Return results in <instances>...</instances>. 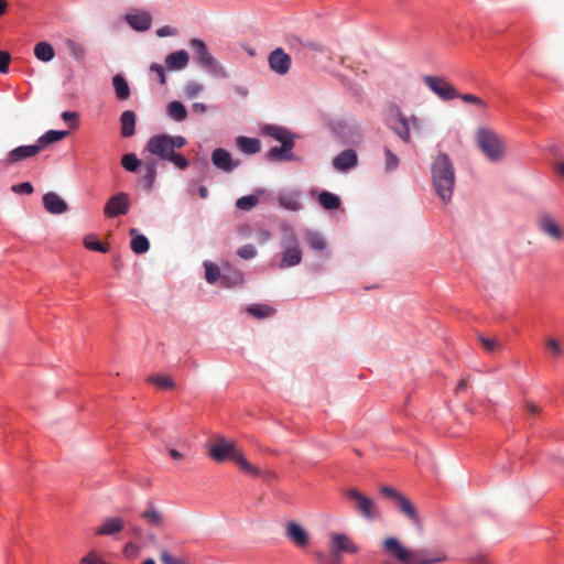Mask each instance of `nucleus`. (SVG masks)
I'll use <instances>...</instances> for the list:
<instances>
[{
	"label": "nucleus",
	"mask_w": 564,
	"mask_h": 564,
	"mask_svg": "<svg viewBox=\"0 0 564 564\" xmlns=\"http://www.w3.org/2000/svg\"><path fill=\"white\" fill-rule=\"evenodd\" d=\"M186 139L182 135H170L165 133L151 137L145 145V151L159 160L170 162L178 170L188 167V160L176 151L185 147Z\"/></svg>",
	"instance_id": "obj_1"
},
{
	"label": "nucleus",
	"mask_w": 564,
	"mask_h": 564,
	"mask_svg": "<svg viewBox=\"0 0 564 564\" xmlns=\"http://www.w3.org/2000/svg\"><path fill=\"white\" fill-rule=\"evenodd\" d=\"M432 185L440 199L447 204L453 196L455 187V167L446 153H438L431 165Z\"/></svg>",
	"instance_id": "obj_2"
},
{
	"label": "nucleus",
	"mask_w": 564,
	"mask_h": 564,
	"mask_svg": "<svg viewBox=\"0 0 564 564\" xmlns=\"http://www.w3.org/2000/svg\"><path fill=\"white\" fill-rule=\"evenodd\" d=\"M209 456L217 463H223L226 459L234 460L238 467L243 471L253 477L261 475L260 469L251 465L242 452L237 448L236 444L224 437H217L208 449Z\"/></svg>",
	"instance_id": "obj_3"
},
{
	"label": "nucleus",
	"mask_w": 564,
	"mask_h": 564,
	"mask_svg": "<svg viewBox=\"0 0 564 564\" xmlns=\"http://www.w3.org/2000/svg\"><path fill=\"white\" fill-rule=\"evenodd\" d=\"M382 547L389 556L402 564H433L444 560L442 556H433L427 550H410L392 536L383 540Z\"/></svg>",
	"instance_id": "obj_4"
},
{
	"label": "nucleus",
	"mask_w": 564,
	"mask_h": 564,
	"mask_svg": "<svg viewBox=\"0 0 564 564\" xmlns=\"http://www.w3.org/2000/svg\"><path fill=\"white\" fill-rule=\"evenodd\" d=\"M476 141L489 161L498 162L503 158L505 143L496 131L489 128H479L476 132Z\"/></svg>",
	"instance_id": "obj_5"
},
{
	"label": "nucleus",
	"mask_w": 564,
	"mask_h": 564,
	"mask_svg": "<svg viewBox=\"0 0 564 564\" xmlns=\"http://www.w3.org/2000/svg\"><path fill=\"white\" fill-rule=\"evenodd\" d=\"M191 48L195 53L197 63L209 74L215 77L227 78L228 73L217 59L209 53L206 44L199 39H193L189 42Z\"/></svg>",
	"instance_id": "obj_6"
},
{
	"label": "nucleus",
	"mask_w": 564,
	"mask_h": 564,
	"mask_svg": "<svg viewBox=\"0 0 564 564\" xmlns=\"http://www.w3.org/2000/svg\"><path fill=\"white\" fill-rule=\"evenodd\" d=\"M281 247L280 269L292 268L302 262L303 251L297 237L292 231L284 234L281 240Z\"/></svg>",
	"instance_id": "obj_7"
},
{
	"label": "nucleus",
	"mask_w": 564,
	"mask_h": 564,
	"mask_svg": "<svg viewBox=\"0 0 564 564\" xmlns=\"http://www.w3.org/2000/svg\"><path fill=\"white\" fill-rule=\"evenodd\" d=\"M345 496L354 503L355 510L366 520H376L381 517L377 503L356 488H348Z\"/></svg>",
	"instance_id": "obj_8"
},
{
	"label": "nucleus",
	"mask_w": 564,
	"mask_h": 564,
	"mask_svg": "<svg viewBox=\"0 0 564 564\" xmlns=\"http://www.w3.org/2000/svg\"><path fill=\"white\" fill-rule=\"evenodd\" d=\"M423 82L442 100L448 101L459 96L458 90L442 77L426 75Z\"/></svg>",
	"instance_id": "obj_9"
},
{
	"label": "nucleus",
	"mask_w": 564,
	"mask_h": 564,
	"mask_svg": "<svg viewBox=\"0 0 564 564\" xmlns=\"http://www.w3.org/2000/svg\"><path fill=\"white\" fill-rule=\"evenodd\" d=\"M131 206L130 197L127 193L120 192L108 198L104 206V215L107 218H116L126 215Z\"/></svg>",
	"instance_id": "obj_10"
},
{
	"label": "nucleus",
	"mask_w": 564,
	"mask_h": 564,
	"mask_svg": "<svg viewBox=\"0 0 564 564\" xmlns=\"http://www.w3.org/2000/svg\"><path fill=\"white\" fill-rule=\"evenodd\" d=\"M268 63L272 72L279 75H285L291 68L292 59L291 56L283 51V48L278 47L269 54Z\"/></svg>",
	"instance_id": "obj_11"
},
{
	"label": "nucleus",
	"mask_w": 564,
	"mask_h": 564,
	"mask_svg": "<svg viewBox=\"0 0 564 564\" xmlns=\"http://www.w3.org/2000/svg\"><path fill=\"white\" fill-rule=\"evenodd\" d=\"M40 152V148L36 145V143L30 145H20L11 150L2 163L6 167H8L19 163L20 161L33 158Z\"/></svg>",
	"instance_id": "obj_12"
},
{
	"label": "nucleus",
	"mask_w": 564,
	"mask_h": 564,
	"mask_svg": "<svg viewBox=\"0 0 564 564\" xmlns=\"http://www.w3.org/2000/svg\"><path fill=\"white\" fill-rule=\"evenodd\" d=\"M140 518L150 527L163 529L165 527V517L163 512L149 501L147 508L140 513Z\"/></svg>",
	"instance_id": "obj_13"
},
{
	"label": "nucleus",
	"mask_w": 564,
	"mask_h": 564,
	"mask_svg": "<svg viewBox=\"0 0 564 564\" xmlns=\"http://www.w3.org/2000/svg\"><path fill=\"white\" fill-rule=\"evenodd\" d=\"M538 227L541 232L551 237L554 240L560 241L563 238V231L549 214H541L538 216Z\"/></svg>",
	"instance_id": "obj_14"
},
{
	"label": "nucleus",
	"mask_w": 564,
	"mask_h": 564,
	"mask_svg": "<svg viewBox=\"0 0 564 564\" xmlns=\"http://www.w3.org/2000/svg\"><path fill=\"white\" fill-rule=\"evenodd\" d=\"M212 162L217 169L224 172H231L239 165V162L234 161L231 154L221 148L213 151Z\"/></svg>",
	"instance_id": "obj_15"
},
{
	"label": "nucleus",
	"mask_w": 564,
	"mask_h": 564,
	"mask_svg": "<svg viewBox=\"0 0 564 564\" xmlns=\"http://www.w3.org/2000/svg\"><path fill=\"white\" fill-rule=\"evenodd\" d=\"M126 22L138 32L148 31L152 25V17L147 11H138L126 14Z\"/></svg>",
	"instance_id": "obj_16"
},
{
	"label": "nucleus",
	"mask_w": 564,
	"mask_h": 564,
	"mask_svg": "<svg viewBox=\"0 0 564 564\" xmlns=\"http://www.w3.org/2000/svg\"><path fill=\"white\" fill-rule=\"evenodd\" d=\"M398 510L406 517L413 525L421 529L422 528V520L419 516L417 509L414 506V503L405 496L400 498V500L397 502Z\"/></svg>",
	"instance_id": "obj_17"
},
{
	"label": "nucleus",
	"mask_w": 564,
	"mask_h": 564,
	"mask_svg": "<svg viewBox=\"0 0 564 564\" xmlns=\"http://www.w3.org/2000/svg\"><path fill=\"white\" fill-rule=\"evenodd\" d=\"M43 205L53 215H61L68 209L67 203L54 192H48L43 196Z\"/></svg>",
	"instance_id": "obj_18"
},
{
	"label": "nucleus",
	"mask_w": 564,
	"mask_h": 564,
	"mask_svg": "<svg viewBox=\"0 0 564 564\" xmlns=\"http://www.w3.org/2000/svg\"><path fill=\"white\" fill-rule=\"evenodd\" d=\"M358 163V156L355 150L348 149L340 152L333 160V166L337 171L345 172L349 169H352Z\"/></svg>",
	"instance_id": "obj_19"
},
{
	"label": "nucleus",
	"mask_w": 564,
	"mask_h": 564,
	"mask_svg": "<svg viewBox=\"0 0 564 564\" xmlns=\"http://www.w3.org/2000/svg\"><path fill=\"white\" fill-rule=\"evenodd\" d=\"M286 536L300 547L308 544V533L295 521H290L286 524Z\"/></svg>",
	"instance_id": "obj_20"
},
{
	"label": "nucleus",
	"mask_w": 564,
	"mask_h": 564,
	"mask_svg": "<svg viewBox=\"0 0 564 564\" xmlns=\"http://www.w3.org/2000/svg\"><path fill=\"white\" fill-rule=\"evenodd\" d=\"M124 528V520L120 517L107 518L96 530L97 535H115Z\"/></svg>",
	"instance_id": "obj_21"
},
{
	"label": "nucleus",
	"mask_w": 564,
	"mask_h": 564,
	"mask_svg": "<svg viewBox=\"0 0 564 564\" xmlns=\"http://www.w3.org/2000/svg\"><path fill=\"white\" fill-rule=\"evenodd\" d=\"M330 542L343 553L355 554L359 551L357 544L344 533H333L330 535Z\"/></svg>",
	"instance_id": "obj_22"
},
{
	"label": "nucleus",
	"mask_w": 564,
	"mask_h": 564,
	"mask_svg": "<svg viewBox=\"0 0 564 564\" xmlns=\"http://www.w3.org/2000/svg\"><path fill=\"white\" fill-rule=\"evenodd\" d=\"M294 148V140L281 143V147H274L268 152V159L271 161L276 160H293L294 155L292 149Z\"/></svg>",
	"instance_id": "obj_23"
},
{
	"label": "nucleus",
	"mask_w": 564,
	"mask_h": 564,
	"mask_svg": "<svg viewBox=\"0 0 564 564\" xmlns=\"http://www.w3.org/2000/svg\"><path fill=\"white\" fill-rule=\"evenodd\" d=\"M189 61L188 54L184 50H180L169 54L165 58V64L169 69L180 70L187 66Z\"/></svg>",
	"instance_id": "obj_24"
},
{
	"label": "nucleus",
	"mask_w": 564,
	"mask_h": 564,
	"mask_svg": "<svg viewBox=\"0 0 564 564\" xmlns=\"http://www.w3.org/2000/svg\"><path fill=\"white\" fill-rule=\"evenodd\" d=\"M121 135L130 138L135 132V115L131 110H126L120 116Z\"/></svg>",
	"instance_id": "obj_25"
},
{
	"label": "nucleus",
	"mask_w": 564,
	"mask_h": 564,
	"mask_svg": "<svg viewBox=\"0 0 564 564\" xmlns=\"http://www.w3.org/2000/svg\"><path fill=\"white\" fill-rule=\"evenodd\" d=\"M129 235L132 237L130 247L134 253L142 254L149 250L150 242L145 236L138 234L135 228L130 229Z\"/></svg>",
	"instance_id": "obj_26"
},
{
	"label": "nucleus",
	"mask_w": 564,
	"mask_h": 564,
	"mask_svg": "<svg viewBox=\"0 0 564 564\" xmlns=\"http://www.w3.org/2000/svg\"><path fill=\"white\" fill-rule=\"evenodd\" d=\"M236 144L241 152L247 154H254L261 150L260 141L256 138L238 137Z\"/></svg>",
	"instance_id": "obj_27"
},
{
	"label": "nucleus",
	"mask_w": 564,
	"mask_h": 564,
	"mask_svg": "<svg viewBox=\"0 0 564 564\" xmlns=\"http://www.w3.org/2000/svg\"><path fill=\"white\" fill-rule=\"evenodd\" d=\"M67 131H56V130H48L43 135H41L37 141L36 145L40 148V151L44 150L48 144L57 142L62 139H64L67 135Z\"/></svg>",
	"instance_id": "obj_28"
},
{
	"label": "nucleus",
	"mask_w": 564,
	"mask_h": 564,
	"mask_svg": "<svg viewBox=\"0 0 564 564\" xmlns=\"http://www.w3.org/2000/svg\"><path fill=\"white\" fill-rule=\"evenodd\" d=\"M280 206L285 209L297 212L302 209V205L300 203V195L296 193L290 194H281L278 197Z\"/></svg>",
	"instance_id": "obj_29"
},
{
	"label": "nucleus",
	"mask_w": 564,
	"mask_h": 564,
	"mask_svg": "<svg viewBox=\"0 0 564 564\" xmlns=\"http://www.w3.org/2000/svg\"><path fill=\"white\" fill-rule=\"evenodd\" d=\"M167 115L171 119L181 122L187 118V110L180 101H171L166 107Z\"/></svg>",
	"instance_id": "obj_30"
},
{
	"label": "nucleus",
	"mask_w": 564,
	"mask_h": 564,
	"mask_svg": "<svg viewBox=\"0 0 564 564\" xmlns=\"http://www.w3.org/2000/svg\"><path fill=\"white\" fill-rule=\"evenodd\" d=\"M318 203L324 209L334 210L340 207V198L327 191H323L318 195Z\"/></svg>",
	"instance_id": "obj_31"
},
{
	"label": "nucleus",
	"mask_w": 564,
	"mask_h": 564,
	"mask_svg": "<svg viewBox=\"0 0 564 564\" xmlns=\"http://www.w3.org/2000/svg\"><path fill=\"white\" fill-rule=\"evenodd\" d=\"M34 55L42 62H50L54 58V50L51 44L40 42L34 47Z\"/></svg>",
	"instance_id": "obj_32"
},
{
	"label": "nucleus",
	"mask_w": 564,
	"mask_h": 564,
	"mask_svg": "<svg viewBox=\"0 0 564 564\" xmlns=\"http://www.w3.org/2000/svg\"><path fill=\"white\" fill-rule=\"evenodd\" d=\"M264 132L281 143H283V141L286 142L293 140V137L289 131L278 126H267L264 128Z\"/></svg>",
	"instance_id": "obj_33"
},
{
	"label": "nucleus",
	"mask_w": 564,
	"mask_h": 564,
	"mask_svg": "<svg viewBox=\"0 0 564 564\" xmlns=\"http://www.w3.org/2000/svg\"><path fill=\"white\" fill-rule=\"evenodd\" d=\"M247 312L256 318H265L274 315L275 308L265 304H252Z\"/></svg>",
	"instance_id": "obj_34"
},
{
	"label": "nucleus",
	"mask_w": 564,
	"mask_h": 564,
	"mask_svg": "<svg viewBox=\"0 0 564 564\" xmlns=\"http://www.w3.org/2000/svg\"><path fill=\"white\" fill-rule=\"evenodd\" d=\"M305 241L308 247L316 251H323L326 248V241L323 236L315 231H307L305 234Z\"/></svg>",
	"instance_id": "obj_35"
},
{
	"label": "nucleus",
	"mask_w": 564,
	"mask_h": 564,
	"mask_svg": "<svg viewBox=\"0 0 564 564\" xmlns=\"http://www.w3.org/2000/svg\"><path fill=\"white\" fill-rule=\"evenodd\" d=\"M112 85H113L116 95L119 99L124 100V99L129 98L130 89H129L127 80L122 76L116 75L112 79Z\"/></svg>",
	"instance_id": "obj_36"
},
{
	"label": "nucleus",
	"mask_w": 564,
	"mask_h": 564,
	"mask_svg": "<svg viewBox=\"0 0 564 564\" xmlns=\"http://www.w3.org/2000/svg\"><path fill=\"white\" fill-rule=\"evenodd\" d=\"M156 177L155 162L147 161L144 164V174L142 175V183L144 187L150 191Z\"/></svg>",
	"instance_id": "obj_37"
},
{
	"label": "nucleus",
	"mask_w": 564,
	"mask_h": 564,
	"mask_svg": "<svg viewBox=\"0 0 564 564\" xmlns=\"http://www.w3.org/2000/svg\"><path fill=\"white\" fill-rule=\"evenodd\" d=\"M405 121L406 118L399 116L397 122L392 126V129L402 141L409 143L411 141V134Z\"/></svg>",
	"instance_id": "obj_38"
},
{
	"label": "nucleus",
	"mask_w": 564,
	"mask_h": 564,
	"mask_svg": "<svg viewBox=\"0 0 564 564\" xmlns=\"http://www.w3.org/2000/svg\"><path fill=\"white\" fill-rule=\"evenodd\" d=\"M242 274L237 270L223 272L220 283L226 288L235 286L242 282Z\"/></svg>",
	"instance_id": "obj_39"
},
{
	"label": "nucleus",
	"mask_w": 564,
	"mask_h": 564,
	"mask_svg": "<svg viewBox=\"0 0 564 564\" xmlns=\"http://www.w3.org/2000/svg\"><path fill=\"white\" fill-rule=\"evenodd\" d=\"M65 45H66V48L68 50L69 54L72 55V57L74 59H76L78 62L84 61L85 55H86V51H85V47L82 44L77 43L74 40L68 39L65 42Z\"/></svg>",
	"instance_id": "obj_40"
},
{
	"label": "nucleus",
	"mask_w": 564,
	"mask_h": 564,
	"mask_svg": "<svg viewBox=\"0 0 564 564\" xmlns=\"http://www.w3.org/2000/svg\"><path fill=\"white\" fill-rule=\"evenodd\" d=\"M204 268H205V278L209 284H214L218 279L221 280L223 273L220 272V269L217 264H215L210 261H205Z\"/></svg>",
	"instance_id": "obj_41"
},
{
	"label": "nucleus",
	"mask_w": 564,
	"mask_h": 564,
	"mask_svg": "<svg viewBox=\"0 0 564 564\" xmlns=\"http://www.w3.org/2000/svg\"><path fill=\"white\" fill-rule=\"evenodd\" d=\"M148 381L162 390H169L174 387L172 378L165 375L151 376L148 378Z\"/></svg>",
	"instance_id": "obj_42"
},
{
	"label": "nucleus",
	"mask_w": 564,
	"mask_h": 564,
	"mask_svg": "<svg viewBox=\"0 0 564 564\" xmlns=\"http://www.w3.org/2000/svg\"><path fill=\"white\" fill-rule=\"evenodd\" d=\"M122 166L129 172H135L141 165V161L133 153L124 154L121 159Z\"/></svg>",
	"instance_id": "obj_43"
},
{
	"label": "nucleus",
	"mask_w": 564,
	"mask_h": 564,
	"mask_svg": "<svg viewBox=\"0 0 564 564\" xmlns=\"http://www.w3.org/2000/svg\"><path fill=\"white\" fill-rule=\"evenodd\" d=\"M259 203V198L254 195L242 196L237 199L236 206L241 210H250Z\"/></svg>",
	"instance_id": "obj_44"
},
{
	"label": "nucleus",
	"mask_w": 564,
	"mask_h": 564,
	"mask_svg": "<svg viewBox=\"0 0 564 564\" xmlns=\"http://www.w3.org/2000/svg\"><path fill=\"white\" fill-rule=\"evenodd\" d=\"M384 169L386 172H393L399 166V158L390 150V148H384Z\"/></svg>",
	"instance_id": "obj_45"
},
{
	"label": "nucleus",
	"mask_w": 564,
	"mask_h": 564,
	"mask_svg": "<svg viewBox=\"0 0 564 564\" xmlns=\"http://www.w3.org/2000/svg\"><path fill=\"white\" fill-rule=\"evenodd\" d=\"M84 246L94 251L106 253L109 251V247L100 241L94 240V236H87L84 239Z\"/></svg>",
	"instance_id": "obj_46"
},
{
	"label": "nucleus",
	"mask_w": 564,
	"mask_h": 564,
	"mask_svg": "<svg viewBox=\"0 0 564 564\" xmlns=\"http://www.w3.org/2000/svg\"><path fill=\"white\" fill-rule=\"evenodd\" d=\"M405 122L406 126L409 127V130H413L416 134H422L426 127L425 122L415 116L406 118Z\"/></svg>",
	"instance_id": "obj_47"
},
{
	"label": "nucleus",
	"mask_w": 564,
	"mask_h": 564,
	"mask_svg": "<svg viewBox=\"0 0 564 564\" xmlns=\"http://www.w3.org/2000/svg\"><path fill=\"white\" fill-rule=\"evenodd\" d=\"M204 90L202 84L197 82H188L184 87V91L187 98H194Z\"/></svg>",
	"instance_id": "obj_48"
},
{
	"label": "nucleus",
	"mask_w": 564,
	"mask_h": 564,
	"mask_svg": "<svg viewBox=\"0 0 564 564\" xmlns=\"http://www.w3.org/2000/svg\"><path fill=\"white\" fill-rule=\"evenodd\" d=\"M237 253L240 258L249 260L257 256V249L253 245H245L238 249Z\"/></svg>",
	"instance_id": "obj_49"
},
{
	"label": "nucleus",
	"mask_w": 564,
	"mask_h": 564,
	"mask_svg": "<svg viewBox=\"0 0 564 564\" xmlns=\"http://www.w3.org/2000/svg\"><path fill=\"white\" fill-rule=\"evenodd\" d=\"M463 101L465 102H468V104H473V105H476L480 108H484L486 109L487 108V104L481 99L479 98L478 96L476 95H473V94H464V95H459L458 96Z\"/></svg>",
	"instance_id": "obj_50"
},
{
	"label": "nucleus",
	"mask_w": 564,
	"mask_h": 564,
	"mask_svg": "<svg viewBox=\"0 0 564 564\" xmlns=\"http://www.w3.org/2000/svg\"><path fill=\"white\" fill-rule=\"evenodd\" d=\"M380 492L383 496L389 497L392 500H394L395 503L400 500V498H402L404 496L403 494H401L400 491H398L397 489H394L393 487H390V486L381 487Z\"/></svg>",
	"instance_id": "obj_51"
},
{
	"label": "nucleus",
	"mask_w": 564,
	"mask_h": 564,
	"mask_svg": "<svg viewBox=\"0 0 564 564\" xmlns=\"http://www.w3.org/2000/svg\"><path fill=\"white\" fill-rule=\"evenodd\" d=\"M11 191L18 194L30 195L33 193V185L30 182H23L11 187Z\"/></svg>",
	"instance_id": "obj_52"
},
{
	"label": "nucleus",
	"mask_w": 564,
	"mask_h": 564,
	"mask_svg": "<svg viewBox=\"0 0 564 564\" xmlns=\"http://www.w3.org/2000/svg\"><path fill=\"white\" fill-rule=\"evenodd\" d=\"M150 70L154 72L158 75L161 85L166 84L165 69L161 64L152 63L150 66Z\"/></svg>",
	"instance_id": "obj_53"
},
{
	"label": "nucleus",
	"mask_w": 564,
	"mask_h": 564,
	"mask_svg": "<svg viewBox=\"0 0 564 564\" xmlns=\"http://www.w3.org/2000/svg\"><path fill=\"white\" fill-rule=\"evenodd\" d=\"M11 56L8 52L0 51V73L6 74L9 70Z\"/></svg>",
	"instance_id": "obj_54"
},
{
	"label": "nucleus",
	"mask_w": 564,
	"mask_h": 564,
	"mask_svg": "<svg viewBox=\"0 0 564 564\" xmlns=\"http://www.w3.org/2000/svg\"><path fill=\"white\" fill-rule=\"evenodd\" d=\"M480 341L482 347L488 351H494L499 346V343L496 339L480 337Z\"/></svg>",
	"instance_id": "obj_55"
},
{
	"label": "nucleus",
	"mask_w": 564,
	"mask_h": 564,
	"mask_svg": "<svg viewBox=\"0 0 564 564\" xmlns=\"http://www.w3.org/2000/svg\"><path fill=\"white\" fill-rule=\"evenodd\" d=\"M175 34H176V30L170 25H164L156 30V35L159 37H165V36H171V35H175Z\"/></svg>",
	"instance_id": "obj_56"
},
{
	"label": "nucleus",
	"mask_w": 564,
	"mask_h": 564,
	"mask_svg": "<svg viewBox=\"0 0 564 564\" xmlns=\"http://www.w3.org/2000/svg\"><path fill=\"white\" fill-rule=\"evenodd\" d=\"M546 346L554 355H560L562 352L560 343L554 338H550L546 341Z\"/></svg>",
	"instance_id": "obj_57"
},
{
	"label": "nucleus",
	"mask_w": 564,
	"mask_h": 564,
	"mask_svg": "<svg viewBox=\"0 0 564 564\" xmlns=\"http://www.w3.org/2000/svg\"><path fill=\"white\" fill-rule=\"evenodd\" d=\"M343 552L339 551L332 542L329 543V556L333 560L332 562H339L341 560Z\"/></svg>",
	"instance_id": "obj_58"
},
{
	"label": "nucleus",
	"mask_w": 564,
	"mask_h": 564,
	"mask_svg": "<svg viewBox=\"0 0 564 564\" xmlns=\"http://www.w3.org/2000/svg\"><path fill=\"white\" fill-rule=\"evenodd\" d=\"M161 561L164 564H184L182 561L174 558L166 551H162V553H161Z\"/></svg>",
	"instance_id": "obj_59"
},
{
	"label": "nucleus",
	"mask_w": 564,
	"mask_h": 564,
	"mask_svg": "<svg viewBox=\"0 0 564 564\" xmlns=\"http://www.w3.org/2000/svg\"><path fill=\"white\" fill-rule=\"evenodd\" d=\"M139 549L133 542H129L124 545V554L127 556H134L138 553Z\"/></svg>",
	"instance_id": "obj_60"
},
{
	"label": "nucleus",
	"mask_w": 564,
	"mask_h": 564,
	"mask_svg": "<svg viewBox=\"0 0 564 564\" xmlns=\"http://www.w3.org/2000/svg\"><path fill=\"white\" fill-rule=\"evenodd\" d=\"M193 110L195 112L204 113L207 110V106L202 102H195V104H193Z\"/></svg>",
	"instance_id": "obj_61"
},
{
	"label": "nucleus",
	"mask_w": 564,
	"mask_h": 564,
	"mask_svg": "<svg viewBox=\"0 0 564 564\" xmlns=\"http://www.w3.org/2000/svg\"><path fill=\"white\" fill-rule=\"evenodd\" d=\"M77 113L76 112H70V111H64L62 113V118L63 120L65 121H69V120H76L77 119Z\"/></svg>",
	"instance_id": "obj_62"
},
{
	"label": "nucleus",
	"mask_w": 564,
	"mask_h": 564,
	"mask_svg": "<svg viewBox=\"0 0 564 564\" xmlns=\"http://www.w3.org/2000/svg\"><path fill=\"white\" fill-rule=\"evenodd\" d=\"M556 173L564 178V161L554 164Z\"/></svg>",
	"instance_id": "obj_63"
},
{
	"label": "nucleus",
	"mask_w": 564,
	"mask_h": 564,
	"mask_svg": "<svg viewBox=\"0 0 564 564\" xmlns=\"http://www.w3.org/2000/svg\"><path fill=\"white\" fill-rule=\"evenodd\" d=\"M471 564H491L487 557L478 556L471 561Z\"/></svg>",
	"instance_id": "obj_64"
}]
</instances>
